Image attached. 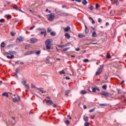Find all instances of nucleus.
<instances>
[{
  "mask_svg": "<svg viewBox=\"0 0 126 126\" xmlns=\"http://www.w3.org/2000/svg\"><path fill=\"white\" fill-rule=\"evenodd\" d=\"M52 43H53V40L52 39H47L45 41L46 50H51V47H52Z\"/></svg>",
  "mask_w": 126,
  "mask_h": 126,
  "instance_id": "f257e3e1",
  "label": "nucleus"
},
{
  "mask_svg": "<svg viewBox=\"0 0 126 126\" xmlns=\"http://www.w3.org/2000/svg\"><path fill=\"white\" fill-rule=\"evenodd\" d=\"M96 90L98 92L100 91V89L98 88V87H92L88 88V91H89V92H96Z\"/></svg>",
  "mask_w": 126,
  "mask_h": 126,
  "instance_id": "f03ea898",
  "label": "nucleus"
},
{
  "mask_svg": "<svg viewBox=\"0 0 126 126\" xmlns=\"http://www.w3.org/2000/svg\"><path fill=\"white\" fill-rule=\"evenodd\" d=\"M103 68H104V64L100 65V67L95 73V75H99V74H101L102 71H103Z\"/></svg>",
  "mask_w": 126,
  "mask_h": 126,
  "instance_id": "7ed1b4c3",
  "label": "nucleus"
},
{
  "mask_svg": "<svg viewBox=\"0 0 126 126\" xmlns=\"http://www.w3.org/2000/svg\"><path fill=\"white\" fill-rule=\"evenodd\" d=\"M47 17H48V20L49 21H53L54 19H55V14L51 13L50 14L47 15Z\"/></svg>",
  "mask_w": 126,
  "mask_h": 126,
  "instance_id": "20e7f679",
  "label": "nucleus"
},
{
  "mask_svg": "<svg viewBox=\"0 0 126 126\" xmlns=\"http://www.w3.org/2000/svg\"><path fill=\"white\" fill-rule=\"evenodd\" d=\"M100 95H103L105 96V97H109V96H112V94L110 93H108L105 91H102L101 93H98Z\"/></svg>",
  "mask_w": 126,
  "mask_h": 126,
  "instance_id": "39448f33",
  "label": "nucleus"
},
{
  "mask_svg": "<svg viewBox=\"0 0 126 126\" xmlns=\"http://www.w3.org/2000/svg\"><path fill=\"white\" fill-rule=\"evenodd\" d=\"M23 40H24V37H23L21 36H20L18 38H17V39L16 40V43H20V42H22V41H23Z\"/></svg>",
  "mask_w": 126,
  "mask_h": 126,
  "instance_id": "423d86ee",
  "label": "nucleus"
},
{
  "mask_svg": "<svg viewBox=\"0 0 126 126\" xmlns=\"http://www.w3.org/2000/svg\"><path fill=\"white\" fill-rule=\"evenodd\" d=\"M46 101V104L48 105V106H51V105H53L54 104V102H53V101L51 100H47L46 99H44V101Z\"/></svg>",
  "mask_w": 126,
  "mask_h": 126,
  "instance_id": "0eeeda50",
  "label": "nucleus"
},
{
  "mask_svg": "<svg viewBox=\"0 0 126 126\" xmlns=\"http://www.w3.org/2000/svg\"><path fill=\"white\" fill-rule=\"evenodd\" d=\"M22 83L23 85H24V86H25L26 88H27V89H29L30 88L29 87V86H28V85L27 84V82L26 81H25V80H23L22 81Z\"/></svg>",
  "mask_w": 126,
  "mask_h": 126,
  "instance_id": "6e6552de",
  "label": "nucleus"
},
{
  "mask_svg": "<svg viewBox=\"0 0 126 126\" xmlns=\"http://www.w3.org/2000/svg\"><path fill=\"white\" fill-rule=\"evenodd\" d=\"M35 43H37V39L36 38H32L31 39V44H35Z\"/></svg>",
  "mask_w": 126,
  "mask_h": 126,
  "instance_id": "1a4fd4ad",
  "label": "nucleus"
},
{
  "mask_svg": "<svg viewBox=\"0 0 126 126\" xmlns=\"http://www.w3.org/2000/svg\"><path fill=\"white\" fill-rule=\"evenodd\" d=\"M37 32L41 31V32H46V30L44 28H37L36 29Z\"/></svg>",
  "mask_w": 126,
  "mask_h": 126,
  "instance_id": "9d476101",
  "label": "nucleus"
},
{
  "mask_svg": "<svg viewBox=\"0 0 126 126\" xmlns=\"http://www.w3.org/2000/svg\"><path fill=\"white\" fill-rule=\"evenodd\" d=\"M11 54H16V52L10 50L9 51V53L8 52L5 53V55H11Z\"/></svg>",
  "mask_w": 126,
  "mask_h": 126,
  "instance_id": "9b49d317",
  "label": "nucleus"
},
{
  "mask_svg": "<svg viewBox=\"0 0 126 126\" xmlns=\"http://www.w3.org/2000/svg\"><path fill=\"white\" fill-rule=\"evenodd\" d=\"M65 32H68L69 30H70V27L69 26H67L66 28H63Z\"/></svg>",
  "mask_w": 126,
  "mask_h": 126,
  "instance_id": "f8f14e48",
  "label": "nucleus"
},
{
  "mask_svg": "<svg viewBox=\"0 0 126 126\" xmlns=\"http://www.w3.org/2000/svg\"><path fill=\"white\" fill-rule=\"evenodd\" d=\"M6 58L7 59H10V60H12V59H14V55L12 54L10 56L7 55Z\"/></svg>",
  "mask_w": 126,
  "mask_h": 126,
  "instance_id": "ddd939ff",
  "label": "nucleus"
},
{
  "mask_svg": "<svg viewBox=\"0 0 126 126\" xmlns=\"http://www.w3.org/2000/svg\"><path fill=\"white\" fill-rule=\"evenodd\" d=\"M83 120L85 122H88V120H89L88 117H87L85 115H84L83 116Z\"/></svg>",
  "mask_w": 126,
  "mask_h": 126,
  "instance_id": "4468645a",
  "label": "nucleus"
},
{
  "mask_svg": "<svg viewBox=\"0 0 126 126\" xmlns=\"http://www.w3.org/2000/svg\"><path fill=\"white\" fill-rule=\"evenodd\" d=\"M68 94H69V90H67L65 92V96L68 97Z\"/></svg>",
  "mask_w": 126,
  "mask_h": 126,
  "instance_id": "2eb2a0df",
  "label": "nucleus"
},
{
  "mask_svg": "<svg viewBox=\"0 0 126 126\" xmlns=\"http://www.w3.org/2000/svg\"><path fill=\"white\" fill-rule=\"evenodd\" d=\"M37 90H39V91H40V92H42V93H44H44H46V92L44 91V89L43 88H37Z\"/></svg>",
  "mask_w": 126,
  "mask_h": 126,
  "instance_id": "dca6fc26",
  "label": "nucleus"
},
{
  "mask_svg": "<svg viewBox=\"0 0 126 126\" xmlns=\"http://www.w3.org/2000/svg\"><path fill=\"white\" fill-rule=\"evenodd\" d=\"M89 8L90 9V10H93L94 9V6L92 5H89Z\"/></svg>",
  "mask_w": 126,
  "mask_h": 126,
  "instance_id": "f3484780",
  "label": "nucleus"
},
{
  "mask_svg": "<svg viewBox=\"0 0 126 126\" xmlns=\"http://www.w3.org/2000/svg\"><path fill=\"white\" fill-rule=\"evenodd\" d=\"M55 12L58 15H60V13H61V11L60 10H58L57 9H55Z\"/></svg>",
  "mask_w": 126,
  "mask_h": 126,
  "instance_id": "a211bd4d",
  "label": "nucleus"
},
{
  "mask_svg": "<svg viewBox=\"0 0 126 126\" xmlns=\"http://www.w3.org/2000/svg\"><path fill=\"white\" fill-rule=\"evenodd\" d=\"M64 36H65V37H66V38H67V39H69V38H70V35H69V34L67 33H66L64 34Z\"/></svg>",
  "mask_w": 126,
  "mask_h": 126,
  "instance_id": "6ab92c4d",
  "label": "nucleus"
},
{
  "mask_svg": "<svg viewBox=\"0 0 126 126\" xmlns=\"http://www.w3.org/2000/svg\"><path fill=\"white\" fill-rule=\"evenodd\" d=\"M67 15H68V14L65 12H63L61 14V16H67Z\"/></svg>",
  "mask_w": 126,
  "mask_h": 126,
  "instance_id": "aec40b11",
  "label": "nucleus"
},
{
  "mask_svg": "<svg viewBox=\"0 0 126 126\" xmlns=\"http://www.w3.org/2000/svg\"><path fill=\"white\" fill-rule=\"evenodd\" d=\"M78 37L79 38H83V37H85V35L79 33L78 34Z\"/></svg>",
  "mask_w": 126,
  "mask_h": 126,
  "instance_id": "412c9836",
  "label": "nucleus"
},
{
  "mask_svg": "<svg viewBox=\"0 0 126 126\" xmlns=\"http://www.w3.org/2000/svg\"><path fill=\"white\" fill-rule=\"evenodd\" d=\"M29 55H31L30 51L25 52L24 54V56H29Z\"/></svg>",
  "mask_w": 126,
  "mask_h": 126,
  "instance_id": "4be33fe9",
  "label": "nucleus"
},
{
  "mask_svg": "<svg viewBox=\"0 0 126 126\" xmlns=\"http://www.w3.org/2000/svg\"><path fill=\"white\" fill-rule=\"evenodd\" d=\"M80 94H81L82 95H83L84 94H86V91H85L84 90H82L80 92Z\"/></svg>",
  "mask_w": 126,
  "mask_h": 126,
  "instance_id": "5701e85b",
  "label": "nucleus"
},
{
  "mask_svg": "<svg viewBox=\"0 0 126 126\" xmlns=\"http://www.w3.org/2000/svg\"><path fill=\"white\" fill-rule=\"evenodd\" d=\"M82 3L84 4V5H86V4L87 3V1H86V0H83Z\"/></svg>",
  "mask_w": 126,
  "mask_h": 126,
  "instance_id": "b1692460",
  "label": "nucleus"
},
{
  "mask_svg": "<svg viewBox=\"0 0 126 126\" xmlns=\"http://www.w3.org/2000/svg\"><path fill=\"white\" fill-rule=\"evenodd\" d=\"M85 32H89V30L88 29V28L87 27V26H86V25H85Z\"/></svg>",
  "mask_w": 126,
  "mask_h": 126,
  "instance_id": "393cba45",
  "label": "nucleus"
},
{
  "mask_svg": "<svg viewBox=\"0 0 126 126\" xmlns=\"http://www.w3.org/2000/svg\"><path fill=\"white\" fill-rule=\"evenodd\" d=\"M2 95V96H5L6 97H8L9 96L7 93H3Z\"/></svg>",
  "mask_w": 126,
  "mask_h": 126,
  "instance_id": "a878e982",
  "label": "nucleus"
},
{
  "mask_svg": "<svg viewBox=\"0 0 126 126\" xmlns=\"http://www.w3.org/2000/svg\"><path fill=\"white\" fill-rule=\"evenodd\" d=\"M35 54H36V56L40 55V54H41V50H39L37 52L36 51Z\"/></svg>",
  "mask_w": 126,
  "mask_h": 126,
  "instance_id": "bb28decb",
  "label": "nucleus"
},
{
  "mask_svg": "<svg viewBox=\"0 0 126 126\" xmlns=\"http://www.w3.org/2000/svg\"><path fill=\"white\" fill-rule=\"evenodd\" d=\"M102 88L104 90H106V89H107V85H104L103 86H102Z\"/></svg>",
  "mask_w": 126,
  "mask_h": 126,
  "instance_id": "cd10ccee",
  "label": "nucleus"
},
{
  "mask_svg": "<svg viewBox=\"0 0 126 126\" xmlns=\"http://www.w3.org/2000/svg\"><path fill=\"white\" fill-rule=\"evenodd\" d=\"M1 47L2 48H4V47H5V43H4L3 42H2L1 43V45H0Z\"/></svg>",
  "mask_w": 126,
  "mask_h": 126,
  "instance_id": "c85d7f7f",
  "label": "nucleus"
},
{
  "mask_svg": "<svg viewBox=\"0 0 126 126\" xmlns=\"http://www.w3.org/2000/svg\"><path fill=\"white\" fill-rule=\"evenodd\" d=\"M41 35H43L44 37L47 35V32H41Z\"/></svg>",
  "mask_w": 126,
  "mask_h": 126,
  "instance_id": "c756f323",
  "label": "nucleus"
},
{
  "mask_svg": "<svg viewBox=\"0 0 126 126\" xmlns=\"http://www.w3.org/2000/svg\"><path fill=\"white\" fill-rule=\"evenodd\" d=\"M92 37L94 38V37H96V32H93L92 35Z\"/></svg>",
  "mask_w": 126,
  "mask_h": 126,
  "instance_id": "7c9ffc66",
  "label": "nucleus"
},
{
  "mask_svg": "<svg viewBox=\"0 0 126 126\" xmlns=\"http://www.w3.org/2000/svg\"><path fill=\"white\" fill-rule=\"evenodd\" d=\"M95 108L94 107V108H93V109H90V110H89V112H90V113H92V112H94V111L95 110Z\"/></svg>",
  "mask_w": 126,
  "mask_h": 126,
  "instance_id": "2f4dec72",
  "label": "nucleus"
},
{
  "mask_svg": "<svg viewBox=\"0 0 126 126\" xmlns=\"http://www.w3.org/2000/svg\"><path fill=\"white\" fill-rule=\"evenodd\" d=\"M13 101L14 102H18V99L17 98L15 97L13 98Z\"/></svg>",
  "mask_w": 126,
  "mask_h": 126,
  "instance_id": "473e14b6",
  "label": "nucleus"
},
{
  "mask_svg": "<svg viewBox=\"0 0 126 126\" xmlns=\"http://www.w3.org/2000/svg\"><path fill=\"white\" fill-rule=\"evenodd\" d=\"M70 49V47L64 48V49H63V52H67V50H69Z\"/></svg>",
  "mask_w": 126,
  "mask_h": 126,
  "instance_id": "72a5a7b5",
  "label": "nucleus"
},
{
  "mask_svg": "<svg viewBox=\"0 0 126 126\" xmlns=\"http://www.w3.org/2000/svg\"><path fill=\"white\" fill-rule=\"evenodd\" d=\"M117 91L118 94H122V90H121L120 89H117Z\"/></svg>",
  "mask_w": 126,
  "mask_h": 126,
  "instance_id": "f704fd0d",
  "label": "nucleus"
},
{
  "mask_svg": "<svg viewBox=\"0 0 126 126\" xmlns=\"http://www.w3.org/2000/svg\"><path fill=\"white\" fill-rule=\"evenodd\" d=\"M50 35H52V36H56V32H51Z\"/></svg>",
  "mask_w": 126,
  "mask_h": 126,
  "instance_id": "c9c22d12",
  "label": "nucleus"
},
{
  "mask_svg": "<svg viewBox=\"0 0 126 126\" xmlns=\"http://www.w3.org/2000/svg\"><path fill=\"white\" fill-rule=\"evenodd\" d=\"M18 7V6H17V5L15 4L14 5L13 8H14V9L17 10Z\"/></svg>",
  "mask_w": 126,
  "mask_h": 126,
  "instance_id": "e433bc0d",
  "label": "nucleus"
},
{
  "mask_svg": "<svg viewBox=\"0 0 126 126\" xmlns=\"http://www.w3.org/2000/svg\"><path fill=\"white\" fill-rule=\"evenodd\" d=\"M6 17L7 18H11V15L9 14L6 15Z\"/></svg>",
  "mask_w": 126,
  "mask_h": 126,
  "instance_id": "4c0bfd02",
  "label": "nucleus"
},
{
  "mask_svg": "<svg viewBox=\"0 0 126 126\" xmlns=\"http://www.w3.org/2000/svg\"><path fill=\"white\" fill-rule=\"evenodd\" d=\"M31 53V55H32V54H36V51L34 50V51H30Z\"/></svg>",
  "mask_w": 126,
  "mask_h": 126,
  "instance_id": "58836bf2",
  "label": "nucleus"
},
{
  "mask_svg": "<svg viewBox=\"0 0 126 126\" xmlns=\"http://www.w3.org/2000/svg\"><path fill=\"white\" fill-rule=\"evenodd\" d=\"M60 72V74H65V72H64V71H63H63H60L59 72Z\"/></svg>",
  "mask_w": 126,
  "mask_h": 126,
  "instance_id": "ea45409f",
  "label": "nucleus"
},
{
  "mask_svg": "<svg viewBox=\"0 0 126 126\" xmlns=\"http://www.w3.org/2000/svg\"><path fill=\"white\" fill-rule=\"evenodd\" d=\"M84 126H89V123L86 122V123L84 124Z\"/></svg>",
  "mask_w": 126,
  "mask_h": 126,
  "instance_id": "a19ab883",
  "label": "nucleus"
},
{
  "mask_svg": "<svg viewBox=\"0 0 126 126\" xmlns=\"http://www.w3.org/2000/svg\"><path fill=\"white\" fill-rule=\"evenodd\" d=\"M47 32H52V29H51L50 28H48L47 29Z\"/></svg>",
  "mask_w": 126,
  "mask_h": 126,
  "instance_id": "79ce46f5",
  "label": "nucleus"
},
{
  "mask_svg": "<svg viewBox=\"0 0 126 126\" xmlns=\"http://www.w3.org/2000/svg\"><path fill=\"white\" fill-rule=\"evenodd\" d=\"M108 75L107 74L104 75V79L105 80H107L108 79Z\"/></svg>",
  "mask_w": 126,
  "mask_h": 126,
  "instance_id": "37998d69",
  "label": "nucleus"
},
{
  "mask_svg": "<svg viewBox=\"0 0 126 126\" xmlns=\"http://www.w3.org/2000/svg\"><path fill=\"white\" fill-rule=\"evenodd\" d=\"M110 57H111V55L107 54L106 56V59H110Z\"/></svg>",
  "mask_w": 126,
  "mask_h": 126,
  "instance_id": "c03bdc74",
  "label": "nucleus"
},
{
  "mask_svg": "<svg viewBox=\"0 0 126 126\" xmlns=\"http://www.w3.org/2000/svg\"><path fill=\"white\" fill-rule=\"evenodd\" d=\"M65 124H66V125H69L70 124V122L68 120H66L65 122Z\"/></svg>",
  "mask_w": 126,
  "mask_h": 126,
  "instance_id": "a18cd8bd",
  "label": "nucleus"
},
{
  "mask_svg": "<svg viewBox=\"0 0 126 126\" xmlns=\"http://www.w3.org/2000/svg\"><path fill=\"white\" fill-rule=\"evenodd\" d=\"M84 63H88V62H89V60L88 59H85L83 61Z\"/></svg>",
  "mask_w": 126,
  "mask_h": 126,
  "instance_id": "49530a36",
  "label": "nucleus"
},
{
  "mask_svg": "<svg viewBox=\"0 0 126 126\" xmlns=\"http://www.w3.org/2000/svg\"><path fill=\"white\" fill-rule=\"evenodd\" d=\"M98 7H100V5H99V4H96L95 8H98Z\"/></svg>",
  "mask_w": 126,
  "mask_h": 126,
  "instance_id": "de8ad7c7",
  "label": "nucleus"
},
{
  "mask_svg": "<svg viewBox=\"0 0 126 126\" xmlns=\"http://www.w3.org/2000/svg\"><path fill=\"white\" fill-rule=\"evenodd\" d=\"M31 85H32V88H35L36 89H37V88H38L36 87L35 85H34L33 84H32Z\"/></svg>",
  "mask_w": 126,
  "mask_h": 126,
  "instance_id": "09e8293b",
  "label": "nucleus"
},
{
  "mask_svg": "<svg viewBox=\"0 0 126 126\" xmlns=\"http://www.w3.org/2000/svg\"><path fill=\"white\" fill-rule=\"evenodd\" d=\"M15 32H11V36H15Z\"/></svg>",
  "mask_w": 126,
  "mask_h": 126,
  "instance_id": "8fccbe9b",
  "label": "nucleus"
},
{
  "mask_svg": "<svg viewBox=\"0 0 126 126\" xmlns=\"http://www.w3.org/2000/svg\"><path fill=\"white\" fill-rule=\"evenodd\" d=\"M99 106H102V107H105V106H107V104H99Z\"/></svg>",
  "mask_w": 126,
  "mask_h": 126,
  "instance_id": "3c124183",
  "label": "nucleus"
},
{
  "mask_svg": "<svg viewBox=\"0 0 126 126\" xmlns=\"http://www.w3.org/2000/svg\"><path fill=\"white\" fill-rule=\"evenodd\" d=\"M34 28H35V26L31 27L30 29V30H32V29H34Z\"/></svg>",
  "mask_w": 126,
  "mask_h": 126,
  "instance_id": "603ef678",
  "label": "nucleus"
},
{
  "mask_svg": "<svg viewBox=\"0 0 126 126\" xmlns=\"http://www.w3.org/2000/svg\"><path fill=\"white\" fill-rule=\"evenodd\" d=\"M3 21H4V19H1L0 20V22H1V23L3 22Z\"/></svg>",
  "mask_w": 126,
  "mask_h": 126,
  "instance_id": "864d4df0",
  "label": "nucleus"
},
{
  "mask_svg": "<svg viewBox=\"0 0 126 126\" xmlns=\"http://www.w3.org/2000/svg\"><path fill=\"white\" fill-rule=\"evenodd\" d=\"M59 47V48H64V45H60Z\"/></svg>",
  "mask_w": 126,
  "mask_h": 126,
  "instance_id": "5fc2aeb1",
  "label": "nucleus"
},
{
  "mask_svg": "<svg viewBox=\"0 0 126 126\" xmlns=\"http://www.w3.org/2000/svg\"><path fill=\"white\" fill-rule=\"evenodd\" d=\"M80 49L79 48H77V49H75V51H76V52H78V51H80Z\"/></svg>",
  "mask_w": 126,
  "mask_h": 126,
  "instance_id": "6e6d98bb",
  "label": "nucleus"
},
{
  "mask_svg": "<svg viewBox=\"0 0 126 126\" xmlns=\"http://www.w3.org/2000/svg\"><path fill=\"white\" fill-rule=\"evenodd\" d=\"M101 21H102V20L101 19V18H99L98 20V22L100 23V22H101Z\"/></svg>",
  "mask_w": 126,
  "mask_h": 126,
  "instance_id": "4d7b16f0",
  "label": "nucleus"
},
{
  "mask_svg": "<svg viewBox=\"0 0 126 126\" xmlns=\"http://www.w3.org/2000/svg\"><path fill=\"white\" fill-rule=\"evenodd\" d=\"M15 71H16V74H17V73H18V71H19L18 69L17 68V69H16V70H15Z\"/></svg>",
  "mask_w": 126,
  "mask_h": 126,
  "instance_id": "13d9d810",
  "label": "nucleus"
},
{
  "mask_svg": "<svg viewBox=\"0 0 126 126\" xmlns=\"http://www.w3.org/2000/svg\"><path fill=\"white\" fill-rule=\"evenodd\" d=\"M77 2H81V0H76V1Z\"/></svg>",
  "mask_w": 126,
  "mask_h": 126,
  "instance_id": "bf43d9fd",
  "label": "nucleus"
},
{
  "mask_svg": "<svg viewBox=\"0 0 126 126\" xmlns=\"http://www.w3.org/2000/svg\"><path fill=\"white\" fill-rule=\"evenodd\" d=\"M47 62H48V63H52L50 61V60H49V59H47Z\"/></svg>",
  "mask_w": 126,
  "mask_h": 126,
  "instance_id": "052dcab7",
  "label": "nucleus"
},
{
  "mask_svg": "<svg viewBox=\"0 0 126 126\" xmlns=\"http://www.w3.org/2000/svg\"><path fill=\"white\" fill-rule=\"evenodd\" d=\"M92 20V24H95V21H94V20H93V19Z\"/></svg>",
  "mask_w": 126,
  "mask_h": 126,
  "instance_id": "680f3d73",
  "label": "nucleus"
},
{
  "mask_svg": "<svg viewBox=\"0 0 126 126\" xmlns=\"http://www.w3.org/2000/svg\"><path fill=\"white\" fill-rule=\"evenodd\" d=\"M91 29H93V31H95V28L91 27Z\"/></svg>",
  "mask_w": 126,
  "mask_h": 126,
  "instance_id": "e2e57ef3",
  "label": "nucleus"
},
{
  "mask_svg": "<svg viewBox=\"0 0 126 126\" xmlns=\"http://www.w3.org/2000/svg\"><path fill=\"white\" fill-rule=\"evenodd\" d=\"M65 79H66L67 80H69V79H70L69 77H65Z\"/></svg>",
  "mask_w": 126,
  "mask_h": 126,
  "instance_id": "0e129e2a",
  "label": "nucleus"
},
{
  "mask_svg": "<svg viewBox=\"0 0 126 126\" xmlns=\"http://www.w3.org/2000/svg\"><path fill=\"white\" fill-rule=\"evenodd\" d=\"M105 25H106V26H109V22H106V23H105Z\"/></svg>",
  "mask_w": 126,
  "mask_h": 126,
  "instance_id": "69168bd1",
  "label": "nucleus"
},
{
  "mask_svg": "<svg viewBox=\"0 0 126 126\" xmlns=\"http://www.w3.org/2000/svg\"><path fill=\"white\" fill-rule=\"evenodd\" d=\"M53 107H54V108H57V105L56 104H54Z\"/></svg>",
  "mask_w": 126,
  "mask_h": 126,
  "instance_id": "338daca9",
  "label": "nucleus"
},
{
  "mask_svg": "<svg viewBox=\"0 0 126 126\" xmlns=\"http://www.w3.org/2000/svg\"><path fill=\"white\" fill-rule=\"evenodd\" d=\"M83 108H84V109H87V107H86V105H84V106H83Z\"/></svg>",
  "mask_w": 126,
  "mask_h": 126,
  "instance_id": "774afa93",
  "label": "nucleus"
}]
</instances>
